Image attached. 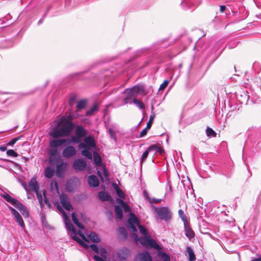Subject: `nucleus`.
<instances>
[{"label": "nucleus", "instance_id": "f257e3e1", "mask_svg": "<svg viewBox=\"0 0 261 261\" xmlns=\"http://www.w3.org/2000/svg\"><path fill=\"white\" fill-rule=\"evenodd\" d=\"M75 124L72 122L71 115L63 116L61 118L57 127L53 128L50 136L54 138L69 136L74 128Z\"/></svg>", "mask_w": 261, "mask_h": 261}, {"label": "nucleus", "instance_id": "f03ea898", "mask_svg": "<svg viewBox=\"0 0 261 261\" xmlns=\"http://www.w3.org/2000/svg\"><path fill=\"white\" fill-rule=\"evenodd\" d=\"M70 143V140L69 139H54L50 141L49 146L51 149L49 150L48 153L50 156L49 159V163L54 165L55 160L52 159V156H56L58 153V147L62 146L64 144H69Z\"/></svg>", "mask_w": 261, "mask_h": 261}, {"label": "nucleus", "instance_id": "7ed1b4c3", "mask_svg": "<svg viewBox=\"0 0 261 261\" xmlns=\"http://www.w3.org/2000/svg\"><path fill=\"white\" fill-rule=\"evenodd\" d=\"M154 212L161 220L167 221L171 219V213L167 207H156Z\"/></svg>", "mask_w": 261, "mask_h": 261}, {"label": "nucleus", "instance_id": "20e7f679", "mask_svg": "<svg viewBox=\"0 0 261 261\" xmlns=\"http://www.w3.org/2000/svg\"><path fill=\"white\" fill-rule=\"evenodd\" d=\"M124 92L130 93V96L135 98L138 95H144L145 94V86L142 85H137L130 89H126Z\"/></svg>", "mask_w": 261, "mask_h": 261}, {"label": "nucleus", "instance_id": "39448f33", "mask_svg": "<svg viewBox=\"0 0 261 261\" xmlns=\"http://www.w3.org/2000/svg\"><path fill=\"white\" fill-rule=\"evenodd\" d=\"M85 143H81L79 145L80 148H96V143L94 138L92 136H88L84 139Z\"/></svg>", "mask_w": 261, "mask_h": 261}, {"label": "nucleus", "instance_id": "423d86ee", "mask_svg": "<svg viewBox=\"0 0 261 261\" xmlns=\"http://www.w3.org/2000/svg\"><path fill=\"white\" fill-rule=\"evenodd\" d=\"M57 208L62 214L63 221H64V224L65 225L66 229L67 230L69 229H73V225L72 224V223L70 222V220L69 217H68L66 213L65 212V211L59 205H57Z\"/></svg>", "mask_w": 261, "mask_h": 261}, {"label": "nucleus", "instance_id": "0eeeda50", "mask_svg": "<svg viewBox=\"0 0 261 261\" xmlns=\"http://www.w3.org/2000/svg\"><path fill=\"white\" fill-rule=\"evenodd\" d=\"M59 198L61 204L66 210L70 211L73 209L69 198L66 195L62 194L60 195Z\"/></svg>", "mask_w": 261, "mask_h": 261}, {"label": "nucleus", "instance_id": "6e6552de", "mask_svg": "<svg viewBox=\"0 0 261 261\" xmlns=\"http://www.w3.org/2000/svg\"><path fill=\"white\" fill-rule=\"evenodd\" d=\"M87 166L86 162L82 159H77L74 161L72 167L75 170L82 171Z\"/></svg>", "mask_w": 261, "mask_h": 261}, {"label": "nucleus", "instance_id": "1a4fd4ad", "mask_svg": "<svg viewBox=\"0 0 261 261\" xmlns=\"http://www.w3.org/2000/svg\"><path fill=\"white\" fill-rule=\"evenodd\" d=\"M76 150L71 145L68 146L64 148L62 151V156L65 158H69L76 154Z\"/></svg>", "mask_w": 261, "mask_h": 261}, {"label": "nucleus", "instance_id": "9d476101", "mask_svg": "<svg viewBox=\"0 0 261 261\" xmlns=\"http://www.w3.org/2000/svg\"><path fill=\"white\" fill-rule=\"evenodd\" d=\"M66 167L67 164L63 161H62L60 164H57L55 172L56 176L60 178L63 177L66 171Z\"/></svg>", "mask_w": 261, "mask_h": 261}, {"label": "nucleus", "instance_id": "9b49d317", "mask_svg": "<svg viewBox=\"0 0 261 261\" xmlns=\"http://www.w3.org/2000/svg\"><path fill=\"white\" fill-rule=\"evenodd\" d=\"M67 231L71 232L72 234H73L72 236L73 240L81 244L85 248H88L90 247L89 245L83 242L81 239L77 236V230L74 227L73 229H69Z\"/></svg>", "mask_w": 261, "mask_h": 261}, {"label": "nucleus", "instance_id": "f8f14e48", "mask_svg": "<svg viewBox=\"0 0 261 261\" xmlns=\"http://www.w3.org/2000/svg\"><path fill=\"white\" fill-rule=\"evenodd\" d=\"M136 261H152L150 254L147 251L140 253Z\"/></svg>", "mask_w": 261, "mask_h": 261}, {"label": "nucleus", "instance_id": "ddd939ff", "mask_svg": "<svg viewBox=\"0 0 261 261\" xmlns=\"http://www.w3.org/2000/svg\"><path fill=\"white\" fill-rule=\"evenodd\" d=\"M87 181L90 187L94 188L97 187L99 185V181L98 178L94 175L89 176Z\"/></svg>", "mask_w": 261, "mask_h": 261}, {"label": "nucleus", "instance_id": "4468645a", "mask_svg": "<svg viewBox=\"0 0 261 261\" xmlns=\"http://www.w3.org/2000/svg\"><path fill=\"white\" fill-rule=\"evenodd\" d=\"M75 133L76 136L82 138L86 136L87 135V130L82 125H79L75 128Z\"/></svg>", "mask_w": 261, "mask_h": 261}, {"label": "nucleus", "instance_id": "2eb2a0df", "mask_svg": "<svg viewBox=\"0 0 261 261\" xmlns=\"http://www.w3.org/2000/svg\"><path fill=\"white\" fill-rule=\"evenodd\" d=\"M185 233L186 236L189 239L193 238L195 237V233L192 229L190 225L184 227Z\"/></svg>", "mask_w": 261, "mask_h": 261}, {"label": "nucleus", "instance_id": "dca6fc26", "mask_svg": "<svg viewBox=\"0 0 261 261\" xmlns=\"http://www.w3.org/2000/svg\"><path fill=\"white\" fill-rule=\"evenodd\" d=\"M55 173V170L50 166H47L44 170V175L47 178H51Z\"/></svg>", "mask_w": 261, "mask_h": 261}, {"label": "nucleus", "instance_id": "f3484780", "mask_svg": "<svg viewBox=\"0 0 261 261\" xmlns=\"http://www.w3.org/2000/svg\"><path fill=\"white\" fill-rule=\"evenodd\" d=\"M29 185L31 191L37 192L39 190L38 183L35 178H32L29 182Z\"/></svg>", "mask_w": 261, "mask_h": 261}, {"label": "nucleus", "instance_id": "a211bd4d", "mask_svg": "<svg viewBox=\"0 0 261 261\" xmlns=\"http://www.w3.org/2000/svg\"><path fill=\"white\" fill-rule=\"evenodd\" d=\"M148 150L149 152L154 151L155 153L157 152L162 153L164 151L163 149L159 146L157 144L150 145L148 148Z\"/></svg>", "mask_w": 261, "mask_h": 261}, {"label": "nucleus", "instance_id": "6ab92c4d", "mask_svg": "<svg viewBox=\"0 0 261 261\" xmlns=\"http://www.w3.org/2000/svg\"><path fill=\"white\" fill-rule=\"evenodd\" d=\"M186 252L188 254V259L189 261H194L196 260L195 253L190 246L187 247Z\"/></svg>", "mask_w": 261, "mask_h": 261}, {"label": "nucleus", "instance_id": "aec40b11", "mask_svg": "<svg viewBox=\"0 0 261 261\" xmlns=\"http://www.w3.org/2000/svg\"><path fill=\"white\" fill-rule=\"evenodd\" d=\"M15 217L16 222L20 225L21 227L24 228L25 227V224L23 222L22 217L19 213L17 212L13 215Z\"/></svg>", "mask_w": 261, "mask_h": 261}, {"label": "nucleus", "instance_id": "412c9836", "mask_svg": "<svg viewBox=\"0 0 261 261\" xmlns=\"http://www.w3.org/2000/svg\"><path fill=\"white\" fill-rule=\"evenodd\" d=\"M88 237L90 240L93 243H99L100 241L98 235L93 231H91L89 233Z\"/></svg>", "mask_w": 261, "mask_h": 261}, {"label": "nucleus", "instance_id": "4be33fe9", "mask_svg": "<svg viewBox=\"0 0 261 261\" xmlns=\"http://www.w3.org/2000/svg\"><path fill=\"white\" fill-rule=\"evenodd\" d=\"M93 159L95 165L97 166L102 165V160L99 154L96 152H93Z\"/></svg>", "mask_w": 261, "mask_h": 261}, {"label": "nucleus", "instance_id": "5701e85b", "mask_svg": "<svg viewBox=\"0 0 261 261\" xmlns=\"http://www.w3.org/2000/svg\"><path fill=\"white\" fill-rule=\"evenodd\" d=\"M82 149H83L81 150V154L85 156L88 159L91 160L92 159V154L90 151L91 148H83Z\"/></svg>", "mask_w": 261, "mask_h": 261}, {"label": "nucleus", "instance_id": "b1692460", "mask_svg": "<svg viewBox=\"0 0 261 261\" xmlns=\"http://www.w3.org/2000/svg\"><path fill=\"white\" fill-rule=\"evenodd\" d=\"M146 247L153 248L156 249L160 248L159 245L158 244L156 241L154 240L151 239L150 236H149L148 241Z\"/></svg>", "mask_w": 261, "mask_h": 261}, {"label": "nucleus", "instance_id": "393cba45", "mask_svg": "<svg viewBox=\"0 0 261 261\" xmlns=\"http://www.w3.org/2000/svg\"><path fill=\"white\" fill-rule=\"evenodd\" d=\"M115 213L116 217L119 219H121L123 217V211L122 208L118 205L115 206Z\"/></svg>", "mask_w": 261, "mask_h": 261}, {"label": "nucleus", "instance_id": "a878e982", "mask_svg": "<svg viewBox=\"0 0 261 261\" xmlns=\"http://www.w3.org/2000/svg\"><path fill=\"white\" fill-rule=\"evenodd\" d=\"M98 197L102 201L109 200L110 196L105 192L100 191L98 193Z\"/></svg>", "mask_w": 261, "mask_h": 261}, {"label": "nucleus", "instance_id": "bb28decb", "mask_svg": "<svg viewBox=\"0 0 261 261\" xmlns=\"http://www.w3.org/2000/svg\"><path fill=\"white\" fill-rule=\"evenodd\" d=\"M12 205H13L17 209L20 210L24 205L18 200L13 198L12 200L10 202Z\"/></svg>", "mask_w": 261, "mask_h": 261}, {"label": "nucleus", "instance_id": "cd10ccee", "mask_svg": "<svg viewBox=\"0 0 261 261\" xmlns=\"http://www.w3.org/2000/svg\"><path fill=\"white\" fill-rule=\"evenodd\" d=\"M71 218L73 223L79 228H84L83 225L79 222L77 217L75 215V213H72L71 214Z\"/></svg>", "mask_w": 261, "mask_h": 261}, {"label": "nucleus", "instance_id": "c85d7f7f", "mask_svg": "<svg viewBox=\"0 0 261 261\" xmlns=\"http://www.w3.org/2000/svg\"><path fill=\"white\" fill-rule=\"evenodd\" d=\"M127 223H132L138 226L139 224V220L135 214H132L128 219Z\"/></svg>", "mask_w": 261, "mask_h": 261}, {"label": "nucleus", "instance_id": "c756f323", "mask_svg": "<svg viewBox=\"0 0 261 261\" xmlns=\"http://www.w3.org/2000/svg\"><path fill=\"white\" fill-rule=\"evenodd\" d=\"M129 250L126 248H124L121 249H120L118 252V255L120 258L125 259L126 256L128 253Z\"/></svg>", "mask_w": 261, "mask_h": 261}, {"label": "nucleus", "instance_id": "7c9ffc66", "mask_svg": "<svg viewBox=\"0 0 261 261\" xmlns=\"http://www.w3.org/2000/svg\"><path fill=\"white\" fill-rule=\"evenodd\" d=\"M87 101L86 99H82L77 102L76 108L79 110L84 109L87 105Z\"/></svg>", "mask_w": 261, "mask_h": 261}, {"label": "nucleus", "instance_id": "2f4dec72", "mask_svg": "<svg viewBox=\"0 0 261 261\" xmlns=\"http://www.w3.org/2000/svg\"><path fill=\"white\" fill-rule=\"evenodd\" d=\"M149 234L140 237L139 239L140 244L144 246H146L149 239Z\"/></svg>", "mask_w": 261, "mask_h": 261}, {"label": "nucleus", "instance_id": "473e14b6", "mask_svg": "<svg viewBox=\"0 0 261 261\" xmlns=\"http://www.w3.org/2000/svg\"><path fill=\"white\" fill-rule=\"evenodd\" d=\"M115 185V189L117 195L121 198H124L125 195L123 191L121 189H120L116 185Z\"/></svg>", "mask_w": 261, "mask_h": 261}, {"label": "nucleus", "instance_id": "72a5a7b5", "mask_svg": "<svg viewBox=\"0 0 261 261\" xmlns=\"http://www.w3.org/2000/svg\"><path fill=\"white\" fill-rule=\"evenodd\" d=\"M127 96L123 99V105H126L127 103H132L133 102V100L132 99L133 98H135L134 96H131L130 93H126Z\"/></svg>", "mask_w": 261, "mask_h": 261}, {"label": "nucleus", "instance_id": "f704fd0d", "mask_svg": "<svg viewBox=\"0 0 261 261\" xmlns=\"http://www.w3.org/2000/svg\"><path fill=\"white\" fill-rule=\"evenodd\" d=\"M133 103H135L140 109H144L145 108L144 105L140 100L134 98L133 99Z\"/></svg>", "mask_w": 261, "mask_h": 261}, {"label": "nucleus", "instance_id": "c9c22d12", "mask_svg": "<svg viewBox=\"0 0 261 261\" xmlns=\"http://www.w3.org/2000/svg\"><path fill=\"white\" fill-rule=\"evenodd\" d=\"M98 110V107L96 104L94 105L89 110L87 111L86 115L90 116L93 114L94 112Z\"/></svg>", "mask_w": 261, "mask_h": 261}, {"label": "nucleus", "instance_id": "e433bc0d", "mask_svg": "<svg viewBox=\"0 0 261 261\" xmlns=\"http://www.w3.org/2000/svg\"><path fill=\"white\" fill-rule=\"evenodd\" d=\"M108 132L111 138L113 139L115 142H117V136L116 132L112 128H110L108 130Z\"/></svg>", "mask_w": 261, "mask_h": 261}, {"label": "nucleus", "instance_id": "4c0bfd02", "mask_svg": "<svg viewBox=\"0 0 261 261\" xmlns=\"http://www.w3.org/2000/svg\"><path fill=\"white\" fill-rule=\"evenodd\" d=\"M159 256L163 261H170V256L165 252H161L159 254Z\"/></svg>", "mask_w": 261, "mask_h": 261}, {"label": "nucleus", "instance_id": "58836bf2", "mask_svg": "<svg viewBox=\"0 0 261 261\" xmlns=\"http://www.w3.org/2000/svg\"><path fill=\"white\" fill-rule=\"evenodd\" d=\"M206 134L208 137H215L216 136L215 131L212 128L208 127L206 129Z\"/></svg>", "mask_w": 261, "mask_h": 261}, {"label": "nucleus", "instance_id": "ea45409f", "mask_svg": "<svg viewBox=\"0 0 261 261\" xmlns=\"http://www.w3.org/2000/svg\"><path fill=\"white\" fill-rule=\"evenodd\" d=\"M35 192V193L36 194V196H37V199L38 200L40 206L42 208L43 207V198H42V196L41 195V194L40 193H39V190L37 191V192Z\"/></svg>", "mask_w": 261, "mask_h": 261}, {"label": "nucleus", "instance_id": "a19ab883", "mask_svg": "<svg viewBox=\"0 0 261 261\" xmlns=\"http://www.w3.org/2000/svg\"><path fill=\"white\" fill-rule=\"evenodd\" d=\"M1 195L4 199L9 203L13 199L12 197L5 192H3V193L1 194Z\"/></svg>", "mask_w": 261, "mask_h": 261}, {"label": "nucleus", "instance_id": "79ce46f5", "mask_svg": "<svg viewBox=\"0 0 261 261\" xmlns=\"http://www.w3.org/2000/svg\"><path fill=\"white\" fill-rule=\"evenodd\" d=\"M154 117H155V114L154 113L152 115H151L150 116L149 120L148 122H147V125H146L147 128H151V125L153 123V121L154 119Z\"/></svg>", "mask_w": 261, "mask_h": 261}, {"label": "nucleus", "instance_id": "37998d69", "mask_svg": "<svg viewBox=\"0 0 261 261\" xmlns=\"http://www.w3.org/2000/svg\"><path fill=\"white\" fill-rule=\"evenodd\" d=\"M81 137H78V136H73L71 137V139H69L70 140V142H72L75 143H79L81 142Z\"/></svg>", "mask_w": 261, "mask_h": 261}, {"label": "nucleus", "instance_id": "c03bdc74", "mask_svg": "<svg viewBox=\"0 0 261 261\" xmlns=\"http://www.w3.org/2000/svg\"><path fill=\"white\" fill-rule=\"evenodd\" d=\"M119 202L121 204L125 212H128L130 210L129 206L126 203L121 200H119Z\"/></svg>", "mask_w": 261, "mask_h": 261}, {"label": "nucleus", "instance_id": "a18cd8bd", "mask_svg": "<svg viewBox=\"0 0 261 261\" xmlns=\"http://www.w3.org/2000/svg\"><path fill=\"white\" fill-rule=\"evenodd\" d=\"M138 227L140 233L143 234L144 236H147L148 234L146 229L142 225L139 224Z\"/></svg>", "mask_w": 261, "mask_h": 261}, {"label": "nucleus", "instance_id": "49530a36", "mask_svg": "<svg viewBox=\"0 0 261 261\" xmlns=\"http://www.w3.org/2000/svg\"><path fill=\"white\" fill-rule=\"evenodd\" d=\"M149 150H148V149L145 150L142 155V157H141V163H142L143 162H144L146 159H147L148 155V153H149Z\"/></svg>", "mask_w": 261, "mask_h": 261}, {"label": "nucleus", "instance_id": "de8ad7c7", "mask_svg": "<svg viewBox=\"0 0 261 261\" xmlns=\"http://www.w3.org/2000/svg\"><path fill=\"white\" fill-rule=\"evenodd\" d=\"M21 136L20 137H16V138H13V139H12L10 141H9L8 143H7V145L8 146H12L14 144L16 143V142L18 141L20 138H21Z\"/></svg>", "mask_w": 261, "mask_h": 261}, {"label": "nucleus", "instance_id": "09e8293b", "mask_svg": "<svg viewBox=\"0 0 261 261\" xmlns=\"http://www.w3.org/2000/svg\"><path fill=\"white\" fill-rule=\"evenodd\" d=\"M7 154L9 156L16 157L18 154L13 149H9L7 151Z\"/></svg>", "mask_w": 261, "mask_h": 261}, {"label": "nucleus", "instance_id": "8fccbe9b", "mask_svg": "<svg viewBox=\"0 0 261 261\" xmlns=\"http://www.w3.org/2000/svg\"><path fill=\"white\" fill-rule=\"evenodd\" d=\"M90 247L96 253H97V254H99V249L98 246L96 244H91L90 245Z\"/></svg>", "mask_w": 261, "mask_h": 261}, {"label": "nucleus", "instance_id": "3c124183", "mask_svg": "<svg viewBox=\"0 0 261 261\" xmlns=\"http://www.w3.org/2000/svg\"><path fill=\"white\" fill-rule=\"evenodd\" d=\"M19 211H20V212L21 213L22 215L24 217H28V216H29V212H28L26 206H25L24 205V206L22 208V210H20Z\"/></svg>", "mask_w": 261, "mask_h": 261}, {"label": "nucleus", "instance_id": "603ef678", "mask_svg": "<svg viewBox=\"0 0 261 261\" xmlns=\"http://www.w3.org/2000/svg\"><path fill=\"white\" fill-rule=\"evenodd\" d=\"M169 84L168 80H165L164 82L160 85L159 88V90H164Z\"/></svg>", "mask_w": 261, "mask_h": 261}, {"label": "nucleus", "instance_id": "864d4df0", "mask_svg": "<svg viewBox=\"0 0 261 261\" xmlns=\"http://www.w3.org/2000/svg\"><path fill=\"white\" fill-rule=\"evenodd\" d=\"M127 227L132 229L133 232L137 231L136 225L132 223H127Z\"/></svg>", "mask_w": 261, "mask_h": 261}, {"label": "nucleus", "instance_id": "5fc2aeb1", "mask_svg": "<svg viewBox=\"0 0 261 261\" xmlns=\"http://www.w3.org/2000/svg\"><path fill=\"white\" fill-rule=\"evenodd\" d=\"M51 7L49 6L48 7L46 11L45 12V13L43 14V15L42 16V18H41L38 22V25H40V24H41L43 21V20L45 18V17H46L48 12L49 11Z\"/></svg>", "mask_w": 261, "mask_h": 261}, {"label": "nucleus", "instance_id": "6e6d98bb", "mask_svg": "<svg viewBox=\"0 0 261 261\" xmlns=\"http://www.w3.org/2000/svg\"><path fill=\"white\" fill-rule=\"evenodd\" d=\"M72 116V118L73 117H76V118H78L79 117H81L82 116V115L81 114V110H79L78 109H77L75 112H74V113L73 114V115H71Z\"/></svg>", "mask_w": 261, "mask_h": 261}, {"label": "nucleus", "instance_id": "4d7b16f0", "mask_svg": "<svg viewBox=\"0 0 261 261\" xmlns=\"http://www.w3.org/2000/svg\"><path fill=\"white\" fill-rule=\"evenodd\" d=\"M119 232L120 233H121L122 235H123L125 237H127V231H126V229H125L124 227H119Z\"/></svg>", "mask_w": 261, "mask_h": 261}, {"label": "nucleus", "instance_id": "13d9d810", "mask_svg": "<svg viewBox=\"0 0 261 261\" xmlns=\"http://www.w3.org/2000/svg\"><path fill=\"white\" fill-rule=\"evenodd\" d=\"M43 195H44V198L43 200V203L44 202V203L47 204L49 207H50L51 206V204L49 202V200L46 198L45 192H44V193H43Z\"/></svg>", "mask_w": 261, "mask_h": 261}, {"label": "nucleus", "instance_id": "bf43d9fd", "mask_svg": "<svg viewBox=\"0 0 261 261\" xmlns=\"http://www.w3.org/2000/svg\"><path fill=\"white\" fill-rule=\"evenodd\" d=\"M150 129V128H147V126L146 127V128L143 129L140 134V137L142 138V137H143L144 136H145L147 134V129Z\"/></svg>", "mask_w": 261, "mask_h": 261}, {"label": "nucleus", "instance_id": "052dcab7", "mask_svg": "<svg viewBox=\"0 0 261 261\" xmlns=\"http://www.w3.org/2000/svg\"><path fill=\"white\" fill-rule=\"evenodd\" d=\"M107 250L103 247H101L99 249V253L102 256L105 257L106 256V254H107Z\"/></svg>", "mask_w": 261, "mask_h": 261}, {"label": "nucleus", "instance_id": "680f3d73", "mask_svg": "<svg viewBox=\"0 0 261 261\" xmlns=\"http://www.w3.org/2000/svg\"><path fill=\"white\" fill-rule=\"evenodd\" d=\"M181 219L182 220V221L184 222V227L189 225V221H188L186 216L184 217H181Z\"/></svg>", "mask_w": 261, "mask_h": 261}, {"label": "nucleus", "instance_id": "e2e57ef3", "mask_svg": "<svg viewBox=\"0 0 261 261\" xmlns=\"http://www.w3.org/2000/svg\"><path fill=\"white\" fill-rule=\"evenodd\" d=\"M76 97L75 96H72L71 97H70L68 103L70 106H72L73 104L74 101L75 100Z\"/></svg>", "mask_w": 261, "mask_h": 261}, {"label": "nucleus", "instance_id": "0e129e2a", "mask_svg": "<svg viewBox=\"0 0 261 261\" xmlns=\"http://www.w3.org/2000/svg\"><path fill=\"white\" fill-rule=\"evenodd\" d=\"M102 169H103V173L104 176L106 177H108L109 175V173H108V171H107L106 167L105 165H103L102 166Z\"/></svg>", "mask_w": 261, "mask_h": 261}, {"label": "nucleus", "instance_id": "69168bd1", "mask_svg": "<svg viewBox=\"0 0 261 261\" xmlns=\"http://www.w3.org/2000/svg\"><path fill=\"white\" fill-rule=\"evenodd\" d=\"M93 259L95 261H104L103 259L98 255H95L93 256Z\"/></svg>", "mask_w": 261, "mask_h": 261}, {"label": "nucleus", "instance_id": "338daca9", "mask_svg": "<svg viewBox=\"0 0 261 261\" xmlns=\"http://www.w3.org/2000/svg\"><path fill=\"white\" fill-rule=\"evenodd\" d=\"M178 215L180 218H181V217H184L186 216V215L184 214V211L181 209L178 210Z\"/></svg>", "mask_w": 261, "mask_h": 261}, {"label": "nucleus", "instance_id": "774afa93", "mask_svg": "<svg viewBox=\"0 0 261 261\" xmlns=\"http://www.w3.org/2000/svg\"><path fill=\"white\" fill-rule=\"evenodd\" d=\"M97 174L100 177V179L101 180V181L103 182L104 181L103 177L102 176L101 173L99 170H97Z\"/></svg>", "mask_w": 261, "mask_h": 261}]
</instances>
